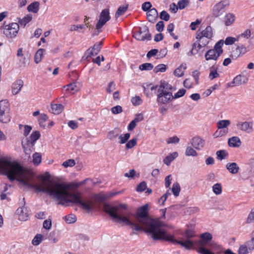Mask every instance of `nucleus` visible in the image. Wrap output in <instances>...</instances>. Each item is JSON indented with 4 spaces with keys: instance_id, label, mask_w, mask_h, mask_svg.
Wrapping results in <instances>:
<instances>
[{
    "instance_id": "f257e3e1",
    "label": "nucleus",
    "mask_w": 254,
    "mask_h": 254,
    "mask_svg": "<svg viewBox=\"0 0 254 254\" xmlns=\"http://www.w3.org/2000/svg\"><path fill=\"white\" fill-rule=\"evenodd\" d=\"M0 173L6 175L11 181L16 180L25 186L48 193L59 204L66 206L78 205L88 212L93 208L94 203L91 198H83L81 192L75 191L70 184L51 182L50 175L47 172L39 177L41 183L38 185L35 183L32 171L23 167L17 162L0 157Z\"/></svg>"
},
{
    "instance_id": "f03ea898",
    "label": "nucleus",
    "mask_w": 254,
    "mask_h": 254,
    "mask_svg": "<svg viewBox=\"0 0 254 254\" xmlns=\"http://www.w3.org/2000/svg\"><path fill=\"white\" fill-rule=\"evenodd\" d=\"M147 208V204L138 208L134 219L131 220V227L137 231L144 230L154 240L173 241V236L165 231L162 223L148 216Z\"/></svg>"
},
{
    "instance_id": "7ed1b4c3",
    "label": "nucleus",
    "mask_w": 254,
    "mask_h": 254,
    "mask_svg": "<svg viewBox=\"0 0 254 254\" xmlns=\"http://www.w3.org/2000/svg\"><path fill=\"white\" fill-rule=\"evenodd\" d=\"M103 209L118 223L130 226L132 224L131 220L129 219L130 213L128 207L125 204L114 205L106 203L103 206Z\"/></svg>"
},
{
    "instance_id": "20e7f679",
    "label": "nucleus",
    "mask_w": 254,
    "mask_h": 254,
    "mask_svg": "<svg viewBox=\"0 0 254 254\" xmlns=\"http://www.w3.org/2000/svg\"><path fill=\"white\" fill-rule=\"evenodd\" d=\"M170 85L165 82H161L158 87L157 102L159 104H165L174 99L172 93L170 91Z\"/></svg>"
},
{
    "instance_id": "39448f33",
    "label": "nucleus",
    "mask_w": 254,
    "mask_h": 254,
    "mask_svg": "<svg viewBox=\"0 0 254 254\" xmlns=\"http://www.w3.org/2000/svg\"><path fill=\"white\" fill-rule=\"evenodd\" d=\"M223 40H220L214 46V48L208 50L205 54V59L207 61H216L223 53L222 48Z\"/></svg>"
},
{
    "instance_id": "423d86ee",
    "label": "nucleus",
    "mask_w": 254,
    "mask_h": 254,
    "mask_svg": "<svg viewBox=\"0 0 254 254\" xmlns=\"http://www.w3.org/2000/svg\"><path fill=\"white\" fill-rule=\"evenodd\" d=\"M40 136V133L38 131L33 132L29 138L23 139L22 144L26 155L30 157V154L32 152L31 148L34 146L35 142L38 140Z\"/></svg>"
},
{
    "instance_id": "0eeeda50",
    "label": "nucleus",
    "mask_w": 254,
    "mask_h": 254,
    "mask_svg": "<svg viewBox=\"0 0 254 254\" xmlns=\"http://www.w3.org/2000/svg\"><path fill=\"white\" fill-rule=\"evenodd\" d=\"M229 4L228 0H221L216 2L211 9L212 16L214 18H218L222 16L225 12Z\"/></svg>"
},
{
    "instance_id": "6e6552de",
    "label": "nucleus",
    "mask_w": 254,
    "mask_h": 254,
    "mask_svg": "<svg viewBox=\"0 0 254 254\" xmlns=\"http://www.w3.org/2000/svg\"><path fill=\"white\" fill-rule=\"evenodd\" d=\"M110 19L109 9L108 8L103 9L100 14L98 21L96 25V29L98 32H100V29Z\"/></svg>"
},
{
    "instance_id": "1a4fd4ad",
    "label": "nucleus",
    "mask_w": 254,
    "mask_h": 254,
    "mask_svg": "<svg viewBox=\"0 0 254 254\" xmlns=\"http://www.w3.org/2000/svg\"><path fill=\"white\" fill-rule=\"evenodd\" d=\"M19 29V26L17 23H12L4 26L3 33L7 37L13 38L16 36Z\"/></svg>"
},
{
    "instance_id": "9d476101",
    "label": "nucleus",
    "mask_w": 254,
    "mask_h": 254,
    "mask_svg": "<svg viewBox=\"0 0 254 254\" xmlns=\"http://www.w3.org/2000/svg\"><path fill=\"white\" fill-rule=\"evenodd\" d=\"M248 51V47L243 44H238L236 46L235 49L232 51L231 57L233 59H236L245 54Z\"/></svg>"
},
{
    "instance_id": "9b49d317",
    "label": "nucleus",
    "mask_w": 254,
    "mask_h": 254,
    "mask_svg": "<svg viewBox=\"0 0 254 254\" xmlns=\"http://www.w3.org/2000/svg\"><path fill=\"white\" fill-rule=\"evenodd\" d=\"M133 37L137 40L144 41L145 40H150L151 35L149 33L148 28L144 26L138 32L133 35Z\"/></svg>"
},
{
    "instance_id": "f8f14e48",
    "label": "nucleus",
    "mask_w": 254,
    "mask_h": 254,
    "mask_svg": "<svg viewBox=\"0 0 254 254\" xmlns=\"http://www.w3.org/2000/svg\"><path fill=\"white\" fill-rule=\"evenodd\" d=\"M190 143L191 146L196 150L200 151L204 147L205 140L199 136H195L191 139Z\"/></svg>"
},
{
    "instance_id": "ddd939ff",
    "label": "nucleus",
    "mask_w": 254,
    "mask_h": 254,
    "mask_svg": "<svg viewBox=\"0 0 254 254\" xmlns=\"http://www.w3.org/2000/svg\"><path fill=\"white\" fill-rule=\"evenodd\" d=\"M195 225L193 223H189L187 225V228L184 231L183 236L187 239L190 240L195 236Z\"/></svg>"
},
{
    "instance_id": "4468645a",
    "label": "nucleus",
    "mask_w": 254,
    "mask_h": 254,
    "mask_svg": "<svg viewBox=\"0 0 254 254\" xmlns=\"http://www.w3.org/2000/svg\"><path fill=\"white\" fill-rule=\"evenodd\" d=\"M200 240L197 242V249L200 247H205V245L209 243L212 240V236L208 232L203 233L200 236Z\"/></svg>"
},
{
    "instance_id": "2eb2a0df",
    "label": "nucleus",
    "mask_w": 254,
    "mask_h": 254,
    "mask_svg": "<svg viewBox=\"0 0 254 254\" xmlns=\"http://www.w3.org/2000/svg\"><path fill=\"white\" fill-rule=\"evenodd\" d=\"M248 78L247 76L244 75L243 74H239L236 76L233 80L231 84L232 86H239L243 84H245L247 82Z\"/></svg>"
},
{
    "instance_id": "dca6fc26",
    "label": "nucleus",
    "mask_w": 254,
    "mask_h": 254,
    "mask_svg": "<svg viewBox=\"0 0 254 254\" xmlns=\"http://www.w3.org/2000/svg\"><path fill=\"white\" fill-rule=\"evenodd\" d=\"M16 214L18 216L19 220L20 221H25L28 219V211L25 207L18 208L16 210Z\"/></svg>"
},
{
    "instance_id": "f3484780",
    "label": "nucleus",
    "mask_w": 254,
    "mask_h": 254,
    "mask_svg": "<svg viewBox=\"0 0 254 254\" xmlns=\"http://www.w3.org/2000/svg\"><path fill=\"white\" fill-rule=\"evenodd\" d=\"M237 127L242 131L246 132H251L253 130L252 124L247 122L238 123Z\"/></svg>"
},
{
    "instance_id": "a211bd4d",
    "label": "nucleus",
    "mask_w": 254,
    "mask_h": 254,
    "mask_svg": "<svg viewBox=\"0 0 254 254\" xmlns=\"http://www.w3.org/2000/svg\"><path fill=\"white\" fill-rule=\"evenodd\" d=\"M231 122L229 120H222L218 121L216 123L218 129L222 130H226L227 133H228V127L230 125Z\"/></svg>"
},
{
    "instance_id": "6ab92c4d",
    "label": "nucleus",
    "mask_w": 254,
    "mask_h": 254,
    "mask_svg": "<svg viewBox=\"0 0 254 254\" xmlns=\"http://www.w3.org/2000/svg\"><path fill=\"white\" fill-rule=\"evenodd\" d=\"M235 16L231 13H227L223 18V21L227 27L232 25L235 22Z\"/></svg>"
},
{
    "instance_id": "aec40b11",
    "label": "nucleus",
    "mask_w": 254,
    "mask_h": 254,
    "mask_svg": "<svg viewBox=\"0 0 254 254\" xmlns=\"http://www.w3.org/2000/svg\"><path fill=\"white\" fill-rule=\"evenodd\" d=\"M196 34H198L204 37L211 38L213 35L212 28L210 26H207L203 30L197 31Z\"/></svg>"
},
{
    "instance_id": "412c9836",
    "label": "nucleus",
    "mask_w": 254,
    "mask_h": 254,
    "mask_svg": "<svg viewBox=\"0 0 254 254\" xmlns=\"http://www.w3.org/2000/svg\"><path fill=\"white\" fill-rule=\"evenodd\" d=\"M23 85V82L21 80H17L12 85V93L16 95L19 93Z\"/></svg>"
},
{
    "instance_id": "4be33fe9",
    "label": "nucleus",
    "mask_w": 254,
    "mask_h": 254,
    "mask_svg": "<svg viewBox=\"0 0 254 254\" xmlns=\"http://www.w3.org/2000/svg\"><path fill=\"white\" fill-rule=\"evenodd\" d=\"M45 52L46 50L42 48H40L36 51L34 57V62L36 64H38L42 61Z\"/></svg>"
},
{
    "instance_id": "5701e85b",
    "label": "nucleus",
    "mask_w": 254,
    "mask_h": 254,
    "mask_svg": "<svg viewBox=\"0 0 254 254\" xmlns=\"http://www.w3.org/2000/svg\"><path fill=\"white\" fill-rule=\"evenodd\" d=\"M146 15L148 20L151 23H154L157 17L158 12L155 8H152L148 10Z\"/></svg>"
},
{
    "instance_id": "b1692460",
    "label": "nucleus",
    "mask_w": 254,
    "mask_h": 254,
    "mask_svg": "<svg viewBox=\"0 0 254 254\" xmlns=\"http://www.w3.org/2000/svg\"><path fill=\"white\" fill-rule=\"evenodd\" d=\"M10 111L0 113V122L2 124H8L11 121Z\"/></svg>"
},
{
    "instance_id": "393cba45",
    "label": "nucleus",
    "mask_w": 254,
    "mask_h": 254,
    "mask_svg": "<svg viewBox=\"0 0 254 254\" xmlns=\"http://www.w3.org/2000/svg\"><path fill=\"white\" fill-rule=\"evenodd\" d=\"M203 47H204L201 46L200 43L196 41L192 45L191 49L189 53V55L192 56L197 54L198 51Z\"/></svg>"
},
{
    "instance_id": "a878e982",
    "label": "nucleus",
    "mask_w": 254,
    "mask_h": 254,
    "mask_svg": "<svg viewBox=\"0 0 254 254\" xmlns=\"http://www.w3.org/2000/svg\"><path fill=\"white\" fill-rule=\"evenodd\" d=\"M66 91L71 94H73L78 92L80 89V86H78L76 83H70L65 86H64Z\"/></svg>"
},
{
    "instance_id": "bb28decb",
    "label": "nucleus",
    "mask_w": 254,
    "mask_h": 254,
    "mask_svg": "<svg viewBox=\"0 0 254 254\" xmlns=\"http://www.w3.org/2000/svg\"><path fill=\"white\" fill-rule=\"evenodd\" d=\"M178 244L180 245L183 247H184L187 250H190L192 249L194 246L193 242L189 240L186 239L184 240H180L177 242Z\"/></svg>"
},
{
    "instance_id": "cd10ccee",
    "label": "nucleus",
    "mask_w": 254,
    "mask_h": 254,
    "mask_svg": "<svg viewBox=\"0 0 254 254\" xmlns=\"http://www.w3.org/2000/svg\"><path fill=\"white\" fill-rule=\"evenodd\" d=\"M226 167L227 169L232 174H236L239 171V167L237 163L234 162L228 163Z\"/></svg>"
},
{
    "instance_id": "c85d7f7f",
    "label": "nucleus",
    "mask_w": 254,
    "mask_h": 254,
    "mask_svg": "<svg viewBox=\"0 0 254 254\" xmlns=\"http://www.w3.org/2000/svg\"><path fill=\"white\" fill-rule=\"evenodd\" d=\"M186 68L187 66L186 64H182L175 69L174 71V75L177 77L183 76Z\"/></svg>"
},
{
    "instance_id": "c756f323",
    "label": "nucleus",
    "mask_w": 254,
    "mask_h": 254,
    "mask_svg": "<svg viewBox=\"0 0 254 254\" xmlns=\"http://www.w3.org/2000/svg\"><path fill=\"white\" fill-rule=\"evenodd\" d=\"M228 145L230 147H238L241 145V142L237 136H233L228 139Z\"/></svg>"
},
{
    "instance_id": "7c9ffc66",
    "label": "nucleus",
    "mask_w": 254,
    "mask_h": 254,
    "mask_svg": "<svg viewBox=\"0 0 254 254\" xmlns=\"http://www.w3.org/2000/svg\"><path fill=\"white\" fill-rule=\"evenodd\" d=\"M185 155L186 156H192L196 157L198 156V153L196 151V149L193 148L191 145L188 146L185 150Z\"/></svg>"
},
{
    "instance_id": "2f4dec72",
    "label": "nucleus",
    "mask_w": 254,
    "mask_h": 254,
    "mask_svg": "<svg viewBox=\"0 0 254 254\" xmlns=\"http://www.w3.org/2000/svg\"><path fill=\"white\" fill-rule=\"evenodd\" d=\"M10 111V105L8 100L4 99L0 101V113Z\"/></svg>"
},
{
    "instance_id": "473e14b6",
    "label": "nucleus",
    "mask_w": 254,
    "mask_h": 254,
    "mask_svg": "<svg viewBox=\"0 0 254 254\" xmlns=\"http://www.w3.org/2000/svg\"><path fill=\"white\" fill-rule=\"evenodd\" d=\"M178 156V153L177 152H174L166 156L163 160V162L167 166L170 165L171 162L173 161Z\"/></svg>"
},
{
    "instance_id": "72a5a7b5",
    "label": "nucleus",
    "mask_w": 254,
    "mask_h": 254,
    "mask_svg": "<svg viewBox=\"0 0 254 254\" xmlns=\"http://www.w3.org/2000/svg\"><path fill=\"white\" fill-rule=\"evenodd\" d=\"M52 112L55 115H59L64 110V106L62 104H52Z\"/></svg>"
},
{
    "instance_id": "f704fd0d",
    "label": "nucleus",
    "mask_w": 254,
    "mask_h": 254,
    "mask_svg": "<svg viewBox=\"0 0 254 254\" xmlns=\"http://www.w3.org/2000/svg\"><path fill=\"white\" fill-rule=\"evenodd\" d=\"M128 4L120 6L117 9L115 13V18L118 19L120 16L123 15L127 10Z\"/></svg>"
},
{
    "instance_id": "c9c22d12",
    "label": "nucleus",
    "mask_w": 254,
    "mask_h": 254,
    "mask_svg": "<svg viewBox=\"0 0 254 254\" xmlns=\"http://www.w3.org/2000/svg\"><path fill=\"white\" fill-rule=\"evenodd\" d=\"M42 161V155L40 153L35 152L32 155V163L35 166H38Z\"/></svg>"
},
{
    "instance_id": "e433bc0d",
    "label": "nucleus",
    "mask_w": 254,
    "mask_h": 254,
    "mask_svg": "<svg viewBox=\"0 0 254 254\" xmlns=\"http://www.w3.org/2000/svg\"><path fill=\"white\" fill-rule=\"evenodd\" d=\"M39 2L38 1H35L28 6L27 10L29 12L36 13L39 11Z\"/></svg>"
},
{
    "instance_id": "4c0bfd02",
    "label": "nucleus",
    "mask_w": 254,
    "mask_h": 254,
    "mask_svg": "<svg viewBox=\"0 0 254 254\" xmlns=\"http://www.w3.org/2000/svg\"><path fill=\"white\" fill-rule=\"evenodd\" d=\"M101 42L96 44L94 45L92 50L88 53V57L97 55L101 49Z\"/></svg>"
},
{
    "instance_id": "58836bf2",
    "label": "nucleus",
    "mask_w": 254,
    "mask_h": 254,
    "mask_svg": "<svg viewBox=\"0 0 254 254\" xmlns=\"http://www.w3.org/2000/svg\"><path fill=\"white\" fill-rule=\"evenodd\" d=\"M196 38L197 39L196 41L200 43L201 45L204 47L209 43V41L211 39V38L204 37L202 36L199 35L198 34H196Z\"/></svg>"
},
{
    "instance_id": "ea45409f",
    "label": "nucleus",
    "mask_w": 254,
    "mask_h": 254,
    "mask_svg": "<svg viewBox=\"0 0 254 254\" xmlns=\"http://www.w3.org/2000/svg\"><path fill=\"white\" fill-rule=\"evenodd\" d=\"M240 40V36L238 35L236 37H227L225 41H223L224 43L226 45H231L234 44L236 42H238Z\"/></svg>"
},
{
    "instance_id": "a19ab883",
    "label": "nucleus",
    "mask_w": 254,
    "mask_h": 254,
    "mask_svg": "<svg viewBox=\"0 0 254 254\" xmlns=\"http://www.w3.org/2000/svg\"><path fill=\"white\" fill-rule=\"evenodd\" d=\"M63 219L67 224H70L76 221V217L74 214H70L63 217Z\"/></svg>"
},
{
    "instance_id": "79ce46f5",
    "label": "nucleus",
    "mask_w": 254,
    "mask_h": 254,
    "mask_svg": "<svg viewBox=\"0 0 254 254\" xmlns=\"http://www.w3.org/2000/svg\"><path fill=\"white\" fill-rule=\"evenodd\" d=\"M130 134L129 133H126L125 134H122L118 136L119 143L120 144H125L127 143L128 139L129 138Z\"/></svg>"
},
{
    "instance_id": "37998d69",
    "label": "nucleus",
    "mask_w": 254,
    "mask_h": 254,
    "mask_svg": "<svg viewBox=\"0 0 254 254\" xmlns=\"http://www.w3.org/2000/svg\"><path fill=\"white\" fill-rule=\"evenodd\" d=\"M219 76V74L217 72V69L214 66L210 67V72L208 75L209 78L210 80H213L214 78L218 77Z\"/></svg>"
},
{
    "instance_id": "c03bdc74",
    "label": "nucleus",
    "mask_w": 254,
    "mask_h": 254,
    "mask_svg": "<svg viewBox=\"0 0 254 254\" xmlns=\"http://www.w3.org/2000/svg\"><path fill=\"white\" fill-rule=\"evenodd\" d=\"M32 19V15L29 14H27L26 16H25L22 19H20L18 20V22L25 26L28 23H29L30 21H31Z\"/></svg>"
},
{
    "instance_id": "a18cd8bd",
    "label": "nucleus",
    "mask_w": 254,
    "mask_h": 254,
    "mask_svg": "<svg viewBox=\"0 0 254 254\" xmlns=\"http://www.w3.org/2000/svg\"><path fill=\"white\" fill-rule=\"evenodd\" d=\"M212 190L213 192L216 194V195H219L222 193V188L221 185V184L219 183H216L214 184L212 187Z\"/></svg>"
},
{
    "instance_id": "49530a36",
    "label": "nucleus",
    "mask_w": 254,
    "mask_h": 254,
    "mask_svg": "<svg viewBox=\"0 0 254 254\" xmlns=\"http://www.w3.org/2000/svg\"><path fill=\"white\" fill-rule=\"evenodd\" d=\"M43 237L42 235L40 234H37L32 240V244L34 246H38L39 245L42 241L43 240Z\"/></svg>"
},
{
    "instance_id": "de8ad7c7",
    "label": "nucleus",
    "mask_w": 254,
    "mask_h": 254,
    "mask_svg": "<svg viewBox=\"0 0 254 254\" xmlns=\"http://www.w3.org/2000/svg\"><path fill=\"white\" fill-rule=\"evenodd\" d=\"M181 190V188L179 184L178 183H174L173 185L172 191L173 192V194L175 196H178Z\"/></svg>"
},
{
    "instance_id": "09e8293b",
    "label": "nucleus",
    "mask_w": 254,
    "mask_h": 254,
    "mask_svg": "<svg viewBox=\"0 0 254 254\" xmlns=\"http://www.w3.org/2000/svg\"><path fill=\"white\" fill-rule=\"evenodd\" d=\"M137 144V139L136 138H133L128 141L127 142L126 144V149H129L132 148Z\"/></svg>"
},
{
    "instance_id": "8fccbe9b",
    "label": "nucleus",
    "mask_w": 254,
    "mask_h": 254,
    "mask_svg": "<svg viewBox=\"0 0 254 254\" xmlns=\"http://www.w3.org/2000/svg\"><path fill=\"white\" fill-rule=\"evenodd\" d=\"M167 69V66L164 64H159L155 67L154 71L155 73L164 72Z\"/></svg>"
},
{
    "instance_id": "3c124183",
    "label": "nucleus",
    "mask_w": 254,
    "mask_h": 254,
    "mask_svg": "<svg viewBox=\"0 0 254 254\" xmlns=\"http://www.w3.org/2000/svg\"><path fill=\"white\" fill-rule=\"evenodd\" d=\"M153 68V65L150 63H145L139 65V69L141 70H150Z\"/></svg>"
},
{
    "instance_id": "603ef678",
    "label": "nucleus",
    "mask_w": 254,
    "mask_h": 254,
    "mask_svg": "<svg viewBox=\"0 0 254 254\" xmlns=\"http://www.w3.org/2000/svg\"><path fill=\"white\" fill-rule=\"evenodd\" d=\"M84 28V26L83 25H75V24H72L70 25L69 27V31L70 32L73 31H77V32H80V30L81 29H82Z\"/></svg>"
},
{
    "instance_id": "864d4df0",
    "label": "nucleus",
    "mask_w": 254,
    "mask_h": 254,
    "mask_svg": "<svg viewBox=\"0 0 254 254\" xmlns=\"http://www.w3.org/2000/svg\"><path fill=\"white\" fill-rule=\"evenodd\" d=\"M75 165V161L74 159H70L64 162L62 166L64 168L71 167Z\"/></svg>"
},
{
    "instance_id": "5fc2aeb1",
    "label": "nucleus",
    "mask_w": 254,
    "mask_h": 254,
    "mask_svg": "<svg viewBox=\"0 0 254 254\" xmlns=\"http://www.w3.org/2000/svg\"><path fill=\"white\" fill-rule=\"evenodd\" d=\"M226 130H222L221 129H217L213 134V136L215 138H219L223 136L227 135Z\"/></svg>"
},
{
    "instance_id": "6e6d98bb",
    "label": "nucleus",
    "mask_w": 254,
    "mask_h": 254,
    "mask_svg": "<svg viewBox=\"0 0 254 254\" xmlns=\"http://www.w3.org/2000/svg\"><path fill=\"white\" fill-rule=\"evenodd\" d=\"M216 155L218 159L222 160L224 159L228 156V153L224 150H219L217 151Z\"/></svg>"
},
{
    "instance_id": "4d7b16f0",
    "label": "nucleus",
    "mask_w": 254,
    "mask_h": 254,
    "mask_svg": "<svg viewBox=\"0 0 254 254\" xmlns=\"http://www.w3.org/2000/svg\"><path fill=\"white\" fill-rule=\"evenodd\" d=\"M118 136H119V134H118V132L116 131V129H115L114 130H110V131H109L108 132V134H107V137L110 140H113L114 138H116L117 137H118Z\"/></svg>"
},
{
    "instance_id": "13d9d810",
    "label": "nucleus",
    "mask_w": 254,
    "mask_h": 254,
    "mask_svg": "<svg viewBox=\"0 0 254 254\" xmlns=\"http://www.w3.org/2000/svg\"><path fill=\"white\" fill-rule=\"evenodd\" d=\"M180 139L177 136H174L168 138L166 142L167 144H177L179 142Z\"/></svg>"
},
{
    "instance_id": "bf43d9fd",
    "label": "nucleus",
    "mask_w": 254,
    "mask_h": 254,
    "mask_svg": "<svg viewBox=\"0 0 254 254\" xmlns=\"http://www.w3.org/2000/svg\"><path fill=\"white\" fill-rule=\"evenodd\" d=\"M131 103L134 106H138L141 104L142 100L139 96H135L131 98Z\"/></svg>"
},
{
    "instance_id": "052dcab7",
    "label": "nucleus",
    "mask_w": 254,
    "mask_h": 254,
    "mask_svg": "<svg viewBox=\"0 0 254 254\" xmlns=\"http://www.w3.org/2000/svg\"><path fill=\"white\" fill-rule=\"evenodd\" d=\"M136 175V171L134 169L130 170L124 174V176L130 179H133Z\"/></svg>"
},
{
    "instance_id": "680f3d73",
    "label": "nucleus",
    "mask_w": 254,
    "mask_h": 254,
    "mask_svg": "<svg viewBox=\"0 0 254 254\" xmlns=\"http://www.w3.org/2000/svg\"><path fill=\"white\" fill-rule=\"evenodd\" d=\"M158 86H153L151 84L147 85L146 87L145 88V90L146 92H152L154 93H155L156 90L157 89L158 91Z\"/></svg>"
},
{
    "instance_id": "e2e57ef3",
    "label": "nucleus",
    "mask_w": 254,
    "mask_h": 254,
    "mask_svg": "<svg viewBox=\"0 0 254 254\" xmlns=\"http://www.w3.org/2000/svg\"><path fill=\"white\" fill-rule=\"evenodd\" d=\"M197 252L200 254H214L205 247H200V248H198Z\"/></svg>"
},
{
    "instance_id": "0e129e2a",
    "label": "nucleus",
    "mask_w": 254,
    "mask_h": 254,
    "mask_svg": "<svg viewBox=\"0 0 254 254\" xmlns=\"http://www.w3.org/2000/svg\"><path fill=\"white\" fill-rule=\"evenodd\" d=\"M111 111L114 114H118L123 112V109L121 106L117 105L113 107L111 109Z\"/></svg>"
},
{
    "instance_id": "69168bd1",
    "label": "nucleus",
    "mask_w": 254,
    "mask_h": 254,
    "mask_svg": "<svg viewBox=\"0 0 254 254\" xmlns=\"http://www.w3.org/2000/svg\"><path fill=\"white\" fill-rule=\"evenodd\" d=\"M171 194V193L168 190L166 193H165L158 200L160 204L163 205L165 201L166 200L167 197Z\"/></svg>"
},
{
    "instance_id": "338daca9",
    "label": "nucleus",
    "mask_w": 254,
    "mask_h": 254,
    "mask_svg": "<svg viewBox=\"0 0 254 254\" xmlns=\"http://www.w3.org/2000/svg\"><path fill=\"white\" fill-rule=\"evenodd\" d=\"M43 226L44 228L47 230H50L52 227L51 219H48L47 220H45L43 222Z\"/></svg>"
},
{
    "instance_id": "774afa93",
    "label": "nucleus",
    "mask_w": 254,
    "mask_h": 254,
    "mask_svg": "<svg viewBox=\"0 0 254 254\" xmlns=\"http://www.w3.org/2000/svg\"><path fill=\"white\" fill-rule=\"evenodd\" d=\"M246 222L247 223L254 222V209H252L249 213Z\"/></svg>"
}]
</instances>
